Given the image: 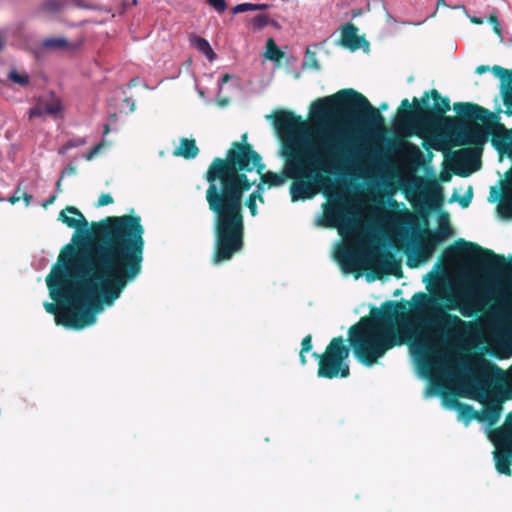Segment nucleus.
<instances>
[{
    "instance_id": "obj_46",
    "label": "nucleus",
    "mask_w": 512,
    "mask_h": 512,
    "mask_svg": "<svg viewBox=\"0 0 512 512\" xmlns=\"http://www.w3.org/2000/svg\"><path fill=\"white\" fill-rule=\"evenodd\" d=\"M21 199L24 200L26 206H29L32 199H33V196L31 194H28L26 192H22L21 195H20Z\"/></svg>"
},
{
    "instance_id": "obj_21",
    "label": "nucleus",
    "mask_w": 512,
    "mask_h": 512,
    "mask_svg": "<svg viewBox=\"0 0 512 512\" xmlns=\"http://www.w3.org/2000/svg\"><path fill=\"white\" fill-rule=\"evenodd\" d=\"M264 191L265 187H263L262 184H258L256 189L251 194H249L245 201V205L247 206L251 216L253 217H255L258 214L257 201H259L262 204L265 202L263 196Z\"/></svg>"
},
{
    "instance_id": "obj_11",
    "label": "nucleus",
    "mask_w": 512,
    "mask_h": 512,
    "mask_svg": "<svg viewBox=\"0 0 512 512\" xmlns=\"http://www.w3.org/2000/svg\"><path fill=\"white\" fill-rule=\"evenodd\" d=\"M490 439L495 445L494 460L500 474L510 476L512 473V411L507 414L503 426L491 431Z\"/></svg>"
},
{
    "instance_id": "obj_40",
    "label": "nucleus",
    "mask_w": 512,
    "mask_h": 512,
    "mask_svg": "<svg viewBox=\"0 0 512 512\" xmlns=\"http://www.w3.org/2000/svg\"><path fill=\"white\" fill-rule=\"evenodd\" d=\"M488 21L489 23H491L493 25V31L498 35V36H502V31H501V28H500V24H499V21H498V17L497 15L495 14H491L489 17H488Z\"/></svg>"
},
{
    "instance_id": "obj_56",
    "label": "nucleus",
    "mask_w": 512,
    "mask_h": 512,
    "mask_svg": "<svg viewBox=\"0 0 512 512\" xmlns=\"http://www.w3.org/2000/svg\"><path fill=\"white\" fill-rule=\"evenodd\" d=\"M125 5H131V6H136L137 5V0H123Z\"/></svg>"
},
{
    "instance_id": "obj_6",
    "label": "nucleus",
    "mask_w": 512,
    "mask_h": 512,
    "mask_svg": "<svg viewBox=\"0 0 512 512\" xmlns=\"http://www.w3.org/2000/svg\"><path fill=\"white\" fill-rule=\"evenodd\" d=\"M412 312L421 317L427 310H432L434 317L428 323L447 337L459 334L466 323L457 315L448 313L459 311L464 317H472L477 310L473 293L469 290L441 292L437 295L417 292L412 297Z\"/></svg>"
},
{
    "instance_id": "obj_28",
    "label": "nucleus",
    "mask_w": 512,
    "mask_h": 512,
    "mask_svg": "<svg viewBox=\"0 0 512 512\" xmlns=\"http://www.w3.org/2000/svg\"><path fill=\"white\" fill-rule=\"evenodd\" d=\"M476 368L478 372L484 377H488L491 373L494 372H500V369L496 364L487 362L482 358H479Z\"/></svg>"
},
{
    "instance_id": "obj_24",
    "label": "nucleus",
    "mask_w": 512,
    "mask_h": 512,
    "mask_svg": "<svg viewBox=\"0 0 512 512\" xmlns=\"http://www.w3.org/2000/svg\"><path fill=\"white\" fill-rule=\"evenodd\" d=\"M453 405L457 408L460 417L466 422L469 423L471 420L476 419L478 420V414L473 406L461 403L456 399H452Z\"/></svg>"
},
{
    "instance_id": "obj_26",
    "label": "nucleus",
    "mask_w": 512,
    "mask_h": 512,
    "mask_svg": "<svg viewBox=\"0 0 512 512\" xmlns=\"http://www.w3.org/2000/svg\"><path fill=\"white\" fill-rule=\"evenodd\" d=\"M384 265H385V273L394 275L396 277L402 276V269L400 264L395 261L393 255L389 252L383 254Z\"/></svg>"
},
{
    "instance_id": "obj_39",
    "label": "nucleus",
    "mask_w": 512,
    "mask_h": 512,
    "mask_svg": "<svg viewBox=\"0 0 512 512\" xmlns=\"http://www.w3.org/2000/svg\"><path fill=\"white\" fill-rule=\"evenodd\" d=\"M43 115H45V112L43 111L42 104L39 102H37V104L29 110L30 119L41 117Z\"/></svg>"
},
{
    "instance_id": "obj_25",
    "label": "nucleus",
    "mask_w": 512,
    "mask_h": 512,
    "mask_svg": "<svg viewBox=\"0 0 512 512\" xmlns=\"http://www.w3.org/2000/svg\"><path fill=\"white\" fill-rule=\"evenodd\" d=\"M190 42L194 48L205 54L209 60H213L215 58V53L205 38L193 35L190 37Z\"/></svg>"
},
{
    "instance_id": "obj_41",
    "label": "nucleus",
    "mask_w": 512,
    "mask_h": 512,
    "mask_svg": "<svg viewBox=\"0 0 512 512\" xmlns=\"http://www.w3.org/2000/svg\"><path fill=\"white\" fill-rule=\"evenodd\" d=\"M306 56H307V59L309 61L310 66L312 68L316 69V70H319L320 69V65H319V63H318V61L316 59V53L310 51L309 49H307Z\"/></svg>"
},
{
    "instance_id": "obj_20",
    "label": "nucleus",
    "mask_w": 512,
    "mask_h": 512,
    "mask_svg": "<svg viewBox=\"0 0 512 512\" xmlns=\"http://www.w3.org/2000/svg\"><path fill=\"white\" fill-rule=\"evenodd\" d=\"M199 153V149L194 139L182 138L179 146L174 150L175 156H181L185 159H193Z\"/></svg>"
},
{
    "instance_id": "obj_16",
    "label": "nucleus",
    "mask_w": 512,
    "mask_h": 512,
    "mask_svg": "<svg viewBox=\"0 0 512 512\" xmlns=\"http://www.w3.org/2000/svg\"><path fill=\"white\" fill-rule=\"evenodd\" d=\"M493 74L501 80L500 93L505 113L512 116V70L495 65L492 67Z\"/></svg>"
},
{
    "instance_id": "obj_19",
    "label": "nucleus",
    "mask_w": 512,
    "mask_h": 512,
    "mask_svg": "<svg viewBox=\"0 0 512 512\" xmlns=\"http://www.w3.org/2000/svg\"><path fill=\"white\" fill-rule=\"evenodd\" d=\"M362 42L365 39L358 36V28L354 24L346 23L342 26L340 43L343 47L354 51L361 47Z\"/></svg>"
},
{
    "instance_id": "obj_1",
    "label": "nucleus",
    "mask_w": 512,
    "mask_h": 512,
    "mask_svg": "<svg viewBox=\"0 0 512 512\" xmlns=\"http://www.w3.org/2000/svg\"><path fill=\"white\" fill-rule=\"evenodd\" d=\"M93 243L77 251L66 245L46 277L50 297L46 312L55 323L80 330L95 323L102 305L112 306L139 276L140 249L134 238L115 227L93 229Z\"/></svg>"
},
{
    "instance_id": "obj_61",
    "label": "nucleus",
    "mask_w": 512,
    "mask_h": 512,
    "mask_svg": "<svg viewBox=\"0 0 512 512\" xmlns=\"http://www.w3.org/2000/svg\"><path fill=\"white\" fill-rule=\"evenodd\" d=\"M430 146H432L435 149H439V145L436 142L429 143Z\"/></svg>"
},
{
    "instance_id": "obj_47",
    "label": "nucleus",
    "mask_w": 512,
    "mask_h": 512,
    "mask_svg": "<svg viewBox=\"0 0 512 512\" xmlns=\"http://www.w3.org/2000/svg\"><path fill=\"white\" fill-rule=\"evenodd\" d=\"M470 201H471V196H463L462 198L459 199V204L465 208L467 207L469 204H470Z\"/></svg>"
},
{
    "instance_id": "obj_48",
    "label": "nucleus",
    "mask_w": 512,
    "mask_h": 512,
    "mask_svg": "<svg viewBox=\"0 0 512 512\" xmlns=\"http://www.w3.org/2000/svg\"><path fill=\"white\" fill-rule=\"evenodd\" d=\"M270 7L267 3L253 4V11L266 10Z\"/></svg>"
},
{
    "instance_id": "obj_38",
    "label": "nucleus",
    "mask_w": 512,
    "mask_h": 512,
    "mask_svg": "<svg viewBox=\"0 0 512 512\" xmlns=\"http://www.w3.org/2000/svg\"><path fill=\"white\" fill-rule=\"evenodd\" d=\"M247 11H253V3H241L232 8L233 14L244 13Z\"/></svg>"
},
{
    "instance_id": "obj_30",
    "label": "nucleus",
    "mask_w": 512,
    "mask_h": 512,
    "mask_svg": "<svg viewBox=\"0 0 512 512\" xmlns=\"http://www.w3.org/2000/svg\"><path fill=\"white\" fill-rule=\"evenodd\" d=\"M87 143L86 138L83 137H75L69 139L64 145H62L58 153L64 155L68 150L83 146Z\"/></svg>"
},
{
    "instance_id": "obj_60",
    "label": "nucleus",
    "mask_w": 512,
    "mask_h": 512,
    "mask_svg": "<svg viewBox=\"0 0 512 512\" xmlns=\"http://www.w3.org/2000/svg\"><path fill=\"white\" fill-rule=\"evenodd\" d=\"M440 6H446L445 0H437V8Z\"/></svg>"
},
{
    "instance_id": "obj_4",
    "label": "nucleus",
    "mask_w": 512,
    "mask_h": 512,
    "mask_svg": "<svg viewBox=\"0 0 512 512\" xmlns=\"http://www.w3.org/2000/svg\"><path fill=\"white\" fill-rule=\"evenodd\" d=\"M371 313V317L364 316L349 328V345L345 344L342 336H338L332 338L324 353L312 354L319 360V377H348L350 369L345 361L349 357L350 348L362 364L370 367L388 350L415 338L416 328L410 320L408 302L386 301L381 309L375 308Z\"/></svg>"
},
{
    "instance_id": "obj_3",
    "label": "nucleus",
    "mask_w": 512,
    "mask_h": 512,
    "mask_svg": "<svg viewBox=\"0 0 512 512\" xmlns=\"http://www.w3.org/2000/svg\"><path fill=\"white\" fill-rule=\"evenodd\" d=\"M241 138V142L231 144L225 158H214L205 173L209 184L205 199L214 216L215 264L229 261L243 250V197L256 183V180L248 178L247 173L256 171L261 174L266 167L262 156L247 142V134Z\"/></svg>"
},
{
    "instance_id": "obj_43",
    "label": "nucleus",
    "mask_w": 512,
    "mask_h": 512,
    "mask_svg": "<svg viewBox=\"0 0 512 512\" xmlns=\"http://www.w3.org/2000/svg\"><path fill=\"white\" fill-rule=\"evenodd\" d=\"M75 173H76V167L72 163H70L61 172V179H63L65 176L74 175Z\"/></svg>"
},
{
    "instance_id": "obj_29",
    "label": "nucleus",
    "mask_w": 512,
    "mask_h": 512,
    "mask_svg": "<svg viewBox=\"0 0 512 512\" xmlns=\"http://www.w3.org/2000/svg\"><path fill=\"white\" fill-rule=\"evenodd\" d=\"M64 4L63 0H44L40 9L48 13H57L62 10Z\"/></svg>"
},
{
    "instance_id": "obj_5",
    "label": "nucleus",
    "mask_w": 512,
    "mask_h": 512,
    "mask_svg": "<svg viewBox=\"0 0 512 512\" xmlns=\"http://www.w3.org/2000/svg\"><path fill=\"white\" fill-rule=\"evenodd\" d=\"M274 126L280 135L289 137L302 159L326 176L346 173L355 162V146L343 133L321 134L315 141L304 142L301 136L307 131L306 122L286 110L274 115Z\"/></svg>"
},
{
    "instance_id": "obj_31",
    "label": "nucleus",
    "mask_w": 512,
    "mask_h": 512,
    "mask_svg": "<svg viewBox=\"0 0 512 512\" xmlns=\"http://www.w3.org/2000/svg\"><path fill=\"white\" fill-rule=\"evenodd\" d=\"M312 349V336L309 334L303 338L301 343V351H300V361L303 365L307 363L306 357L304 353L309 352Z\"/></svg>"
},
{
    "instance_id": "obj_7",
    "label": "nucleus",
    "mask_w": 512,
    "mask_h": 512,
    "mask_svg": "<svg viewBox=\"0 0 512 512\" xmlns=\"http://www.w3.org/2000/svg\"><path fill=\"white\" fill-rule=\"evenodd\" d=\"M310 114L315 121L343 120L361 123L370 129L384 126V118L360 92L347 88L333 95L318 98L311 105Z\"/></svg>"
},
{
    "instance_id": "obj_53",
    "label": "nucleus",
    "mask_w": 512,
    "mask_h": 512,
    "mask_svg": "<svg viewBox=\"0 0 512 512\" xmlns=\"http://www.w3.org/2000/svg\"><path fill=\"white\" fill-rule=\"evenodd\" d=\"M362 13H363L362 9H353L351 11L352 17H358V16L362 15Z\"/></svg>"
},
{
    "instance_id": "obj_10",
    "label": "nucleus",
    "mask_w": 512,
    "mask_h": 512,
    "mask_svg": "<svg viewBox=\"0 0 512 512\" xmlns=\"http://www.w3.org/2000/svg\"><path fill=\"white\" fill-rule=\"evenodd\" d=\"M294 164L297 175L290 177L293 181L289 188L292 202L312 199L319 193L322 187H325L330 182L328 176L315 167L310 166L298 153L296 154Z\"/></svg>"
},
{
    "instance_id": "obj_14",
    "label": "nucleus",
    "mask_w": 512,
    "mask_h": 512,
    "mask_svg": "<svg viewBox=\"0 0 512 512\" xmlns=\"http://www.w3.org/2000/svg\"><path fill=\"white\" fill-rule=\"evenodd\" d=\"M413 353L416 356L419 369L424 375L431 374L434 370L444 366V361L439 354H434L431 347L424 342L415 345Z\"/></svg>"
},
{
    "instance_id": "obj_17",
    "label": "nucleus",
    "mask_w": 512,
    "mask_h": 512,
    "mask_svg": "<svg viewBox=\"0 0 512 512\" xmlns=\"http://www.w3.org/2000/svg\"><path fill=\"white\" fill-rule=\"evenodd\" d=\"M502 410V399L490 397L483 402V409L478 414V421L493 426L499 421Z\"/></svg>"
},
{
    "instance_id": "obj_58",
    "label": "nucleus",
    "mask_w": 512,
    "mask_h": 512,
    "mask_svg": "<svg viewBox=\"0 0 512 512\" xmlns=\"http://www.w3.org/2000/svg\"><path fill=\"white\" fill-rule=\"evenodd\" d=\"M103 128H104L103 135L106 136L110 132V126H109V124H105Z\"/></svg>"
},
{
    "instance_id": "obj_50",
    "label": "nucleus",
    "mask_w": 512,
    "mask_h": 512,
    "mask_svg": "<svg viewBox=\"0 0 512 512\" xmlns=\"http://www.w3.org/2000/svg\"><path fill=\"white\" fill-rule=\"evenodd\" d=\"M56 200V194L54 195H51L49 198H47L44 203H43V207L44 208H47L49 205L53 204Z\"/></svg>"
},
{
    "instance_id": "obj_15",
    "label": "nucleus",
    "mask_w": 512,
    "mask_h": 512,
    "mask_svg": "<svg viewBox=\"0 0 512 512\" xmlns=\"http://www.w3.org/2000/svg\"><path fill=\"white\" fill-rule=\"evenodd\" d=\"M350 219V209L343 200H337L324 206V225L331 228L340 227Z\"/></svg>"
},
{
    "instance_id": "obj_49",
    "label": "nucleus",
    "mask_w": 512,
    "mask_h": 512,
    "mask_svg": "<svg viewBox=\"0 0 512 512\" xmlns=\"http://www.w3.org/2000/svg\"><path fill=\"white\" fill-rule=\"evenodd\" d=\"M407 216H408V224L413 228L415 229L418 225H417V222H416V219L414 217V215L410 214L407 212Z\"/></svg>"
},
{
    "instance_id": "obj_62",
    "label": "nucleus",
    "mask_w": 512,
    "mask_h": 512,
    "mask_svg": "<svg viewBox=\"0 0 512 512\" xmlns=\"http://www.w3.org/2000/svg\"><path fill=\"white\" fill-rule=\"evenodd\" d=\"M387 107H388V105H387L386 103H382V104L380 105V109H381V110H385V109H387Z\"/></svg>"
},
{
    "instance_id": "obj_59",
    "label": "nucleus",
    "mask_w": 512,
    "mask_h": 512,
    "mask_svg": "<svg viewBox=\"0 0 512 512\" xmlns=\"http://www.w3.org/2000/svg\"><path fill=\"white\" fill-rule=\"evenodd\" d=\"M471 21L476 24H482V22H483L482 19L477 18V17L472 18Z\"/></svg>"
},
{
    "instance_id": "obj_57",
    "label": "nucleus",
    "mask_w": 512,
    "mask_h": 512,
    "mask_svg": "<svg viewBox=\"0 0 512 512\" xmlns=\"http://www.w3.org/2000/svg\"><path fill=\"white\" fill-rule=\"evenodd\" d=\"M461 366H462V369L467 371V372H471L472 371V368L469 365H467L466 363H464V362L461 364Z\"/></svg>"
},
{
    "instance_id": "obj_42",
    "label": "nucleus",
    "mask_w": 512,
    "mask_h": 512,
    "mask_svg": "<svg viewBox=\"0 0 512 512\" xmlns=\"http://www.w3.org/2000/svg\"><path fill=\"white\" fill-rule=\"evenodd\" d=\"M113 202H114V199L110 194H102L98 198L97 206L102 207V206L112 204Z\"/></svg>"
},
{
    "instance_id": "obj_9",
    "label": "nucleus",
    "mask_w": 512,
    "mask_h": 512,
    "mask_svg": "<svg viewBox=\"0 0 512 512\" xmlns=\"http://www.w3.org/2000/svg\"><path fill=\"white\" fill-rule=\"evenodd\" d=\"M447 256L457 257L461 254L469 256V263L494 275H512V255L508 260L504 255L496 254L493 250L483 248L477 243L468 242L462 238L444 251Z\"/></svg>"
},
{
    "instance_id": "obj_22",
    "label": "nucleus",
    "mask_w": 512,
    "mask_h": 512,
    "mask_svg": "<svg viewBox=\"0 0 512 512\" xmlns=\"http://www.w3.org/2000/svg\"><path fill=\"white\" fill-rule=\"evenodd\" d=\"M41 46L47 50H73L75 45L70 43L63 37L46 38L42 41Z\"/></svg>"
},
{
    "instance_id": "obj_36",
    "label": "nucleus",
    "mask_w": 512,
    "mask_h": 512,
    "mask_svg": "<svg viewBox=\"0 0 512 512\" xmlns=\"http://www.w3.org/2000/svg\"><path fill=\"white\" fill-rule=\"evenodd\" d=\"M375 9H383L384 11H387L384 0H367V11ZM386 13L389 19L392 18L388 12Z\"/></svg>"
},
{
    "instance_id": "obj_45",
    "label": "nucleus",
    "mask_w": 512,
    "mask_h": 512,
    "mask_svg": "<svg viewBox=\"0 0 512 512\" xmlns=\"http://www.w3.org/2000/svg\"><path fill=\"white\" fill-rule=\"evenodd\" d=\"M18 192H20V186H18L15 193L11 197L8 198V201L11 204H15L20 201L21 197H20V195H18Z\"/></svg>"
},
{
    "instance_id": "obj_52",
    "label": "nucleus",
    "mask_w": 512,
    "mask_h": 512,
    "mask_svg": "<svg viewBox=\"0 0 512 512\" xmlns=\"http://www.w3.org/2000/svg\"><path fill=\"white\" fill-rule=\"evenodd\" d=\"M231 78H232V76L230 74L225 73L221 77V84L223 85V84L227 83Z\"/></svg>"
},
{
    "instance_id": "obj_33",
    "label": "nucleus",
    "mask_w": 512,
    "mask_h": 512,
    "mask_svg": "<svg viewBox=\"0 0 512 512\" xmlns=\"http://www.w3.org/2000/svg\"><path fill=\"white\" fill-rule=\"evenodd\" d=\"M270 23V18L267 14H259L256 15L252 19V24L256 29H263L265 26H267Z\"/></svg>"
},
{
    "instance_id": "obj_54",
    "label": "nucleus",
    "mask_w": 512,
    "mask_h": 512,
    "mask_svg": "<svg viewBox=\"0 0 512 512\" xmlns=\"http://www.w3.org/2000/svg\"><path fill=\"white\" fill-rule=\"evenodd\" d=\"M62 180L61 177L58 179V181L56 182V193H60L62 192V188H61V183H62Z\"/></svg>"
},
{
    "instance_id": "obj_13",
    "label": "nucleus",
    "mask_w": 512,
    "mask_h": 512,
    "mask_svg": "<svg viewBox=\"0 0 512 512\" xmlns=\"http://www.w3.org/2000/svg\"><path fill=\"white\" fill-rule=\"evenodd\" d=\"M282 136V152L281 155L285 160L283 169L280 173H275L272 171L263 172L261 171L260 175V183L264 187L265 184L271 187H278L283 185L286 180L290 179V177H295L296 167L294 161L296 160L297 150L293 145L292 141L289 140V137L286 135Z\"/></svg>"
},
{
    "instance_id": "obj_51",
    "label": "nucleus",
    "mask_w": 512,
    "mask_h": 512,
    "mask_svg": "<svg viewBox=\"0 0 512 512\" xmlns=\"http://www.w3.org/2000/svg\"><path fill=\"white\" fill-rule=\"evenodd\" d=\"M489 69H490V68H489V66L480 65V66H478V67L476 68V71H475V72H476L477 74H483V73L487 72Z\"/></svg>"
},
{
    "instance_id": "obj_63",
    "label": "nucleus",
    "mask_w": 512,
    "mask_h": 512,
    "mask_svg": "<svg viewBox=\"0 0 512 512\" xmlns=\"http://www.w3.org/2000/svg\"><path fill=\"white\" fill-rule=\"evenodd\" d=\"M458 175L465 177V176H468L469 173L468 172H459Z\"/></svg>"
},
{
    "instance_id": "obj_55",
    "label": "nucleus",
    "mask_w": 512,
    "mask_h": 512,
    "mask_svg": "<svg viewBox=\"0 0 512 512\" xmlns=\"http://www.w3.org/2000/svg\"><path fill=\"white\" fill-rule=\"evenodd\" d=\"M124 101H125L126 103H129V104H130V110H131V111H133V110H134V107H135L134 102H133V101H131V99H130V98H128V97H126V98L124 99Z\"/></svg>"
},
{
    "instance_id": "obj_12",
    "label": "nucleus",
    "mask_w": 512,
    "mask_h": 512,
    "mask_svg": "<svg viewBox=\"0 0 512 512\" xmlns=\"http://www.w3.org/2000/svg\"><path fill=\"white\" fill-rule=\"evenodd\" d=\"M424 228L420 232V239L415 248L416 259L412 263V259L408 258L407 264L410 267H417L420 263L426 262L435 252L437 246L447 239L452 230L448 224H440L438 229L433 231L427 228L428 221L423 215Z\"/></svg>"
},
{
    "instance_id": "obj_23",
    "label": "nucleus",
    "mask_w": 512,
    "mask_h": 512,
    "mask_svg": "<svg viewBox=\"0 0 512 512\" xmlns=\"http://www.w3.org/2000/svg\"><path fill=\"white\" fill-rule=\"evenodd\" d=\"M42 104L43 111L47 115H57L62 110V104L59 98L51 94L48 98L38 100Z\"/></svg>"
},
{
    "instance_id": "obj_44",
    "label": "nucleus",
    "mask_w": 512,
    "mask_h": 512,
    "mask_svg": "<svg viewBox=\"0 0 512 512\" xmlns=\"http://www.w3.org/2000/svg\"><path fill=\"white\" fill-rule=\"evenodd\" d=\"M405 145L411 151L412 155H414L417 158H421L422 157V153H421L420 149L416 145H414V144H412L410 142H405Z\"/></svg>"
},
{
    "instance_id": "obj_32",
    "label": "nucleus",
    "mask_w": 512,
    "mask_h": 512,
    "mask_svg": "<svg viewBox=\"0 0 512 512\" xmlns=\"http://www.w3.org/2000/svg\"><path fill=\"white\" fill-rule=\"evenodd\" d=\"M8 79L21 86L29 84V76L26 74H20L16 70H11L8 74Z\"/></svg>"
},
{
    "instance_id": "obj_18",
    "label": "nucleus",
    "mask_w": 512,
    "mask_h": 512,
    "mask_svg": "<svg viewBox=\"0 0 512 512\" xmlns=\"http://www.w3.org/2000/svg\"><path fill=\"white\" fill-rule=\"evenodd\" d=\"M336 259L345 272H353L359 266V256L356 250L349 245H343L336 251Z\"/></svg>"
},
{
    "instance_id": "obj_2",
    "label": "nucleus",
    "mask_w": 512,
    "mask_h": 512,
    "mask_svg": "<svg viewBox=\"0 0 512 512\" xmlns=\"http://www.w3.org/2000/svg\"><path fill=\"white\" fill-rule=\"evenodd\" d=\"M450 99L436 89L425 91L420 99L414 97L412 103L407 98L397 109L399 122L407 128V135L424 139L428 148L429 137L437 128L447 132L453 145H472L474 150L461 149L453 153L456 164L464 163L472 154H479L491 134V144L500 154L512 151V129L499 122L497 114L471 102L454 103L458 117L446 116L450 110Z\"/></svg>"
},
{
    "instance_id": "obj_8",
    "label": "nucleus",
    "mask_w": 512,
    "mask_h": 512,
    "mask_svg": "<svg viewBox=\"0 0 512 512\" xmlns=\"http://www.w3.org/2000/svg\"><path fill=\"white\" fill-rule=\"evenodd\" d=\"M58 220L67 225L69 228L76 229L73 239H75L76 235L79 231L82 232L83 237L89 239L90 243L87 249L93 243V229L98 227L101 223L107 225L108 227L118 228L119 231L123 234H129V236L133 237L135 244L140 249V266H139V275L142 272L143 260H144V248H145V240L144 233L145 229L141 223V217L135 214H125L121 216H107L106 218L98 221L92 222L90 228H88V222L84 215L81 213L79 209L74 206H67L63 210L60 211Z\"/></svg>"
},
{
    "instance_id": "obj_37",
    "label": "nucleus",
    "mask_w": 512,
    "mask_h": 512,
    "mask_svg": "<svg viewBox=\"0 0 512 512\" xmlns=\"http://www.w3.org/2000/svg\"><path fill=\"white\" fill-rule=\"evenodd\" d=\"M205 2L218 13H223L227 9L225 0H205Z\"/></svg>"
},
{
    "instance_id": "obj_64",
    "label": "nucleus",
    "mask_w": 512,
    "mask_h": 512,
    "mask_svg": "<svg viewBox=\"0 0 512 512\" xmlns=\"http://www.w3.org/2000/svg\"><path fill=\"white\" fill-rule=\"evenodd\" d=\"M442 180H443V181H448V180H449V178H448V177H447V178H446V177H442Z\"/></svg>"
},
{
    "instance_id": "obj_27",
    "label": "nucleus",
    "mask_w": 512,
    "mask_h": 512,
    "mask_svg": "<svg viewBox=\"0 0 512 512\" xmlns=\"http://www.w3.org/2000/svg\"><path fill=\"white\" fill-rule=\"evenodd\" d=\"M266 58L279 61L283 58L284 53L280 50V48L276 45L275 41L272 38H269L266 43Z\"/></svg>"
},
{
    "instance_id": "obj_35",
    "label": "nucleus",
    "mask_w": 512,
    "mask_h": 512,
    "mask_svg": "<svg viewBox=\"0 0 512 512\" xmlns=\"http://www.w3.org/2000/svg\"><path fill=\"white\" fill-rule=\"evenodd\" d=\"M471 386H472L473 392L475 393L474 398L477 400H481L483 395L486 393V386L479 380L473 381Z\"/></svg>"
},
{
    "instance_id": "obj_34",
    "label": "nucleus",
    "mask_w": 512,
    "mask_h": 512,
    "mask_svg": "<svg viewBox=\"0 0 512 512\" xmlns=\"http://www.w3.org/2000/svg\"><path fill=\"white\" fill-rule=\"evenodd\" d=\"M106 145H107V142L105 141V139H102V141H100L98 144H96L87 154H85L84 158L87 161H91L92 159H94L100 153V151Z\"/></svg>"
}]
</instances>
